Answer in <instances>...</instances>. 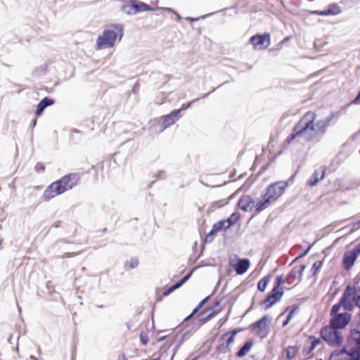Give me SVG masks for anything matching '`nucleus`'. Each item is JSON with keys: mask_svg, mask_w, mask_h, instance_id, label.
<instances>
[{"mask_svg": "<svg viewBox=\"0 0 360 360\" xmlns=\"http://www.w3.org/2000/svg\"><path fill=\"white\" fill-rule=\"evenodd\" d=\"M80 176L78 173H71L61 177L53 182L44 191L43 198L45 201H49L54 197L63 194L71 190L77 186L79 181Z\"/></svg>", "mask_w": 360, "mask_h": 360, "instance_id": "f257e3e1", "label": "nucleus"}, {"mask_svg": "<svg viewBox=\"0 0 360 360\" xmlns=\"http://www.w3.org/2000/svg\"><path fill=\"white\" fill-rule=\"evenodd\" d=\"M309 116L312 120L311 124L312 129L307 131V141H319L321 137L325 134L328 127V124L323 120H319L315 122L316 114L314 112L308 111L306 112L302 118H305Z\"/></svg>", "mask_w": 360, "mask_h": 360, "instance_id": "f03ea898", "label": "nucleus"}, {"mask_svg": "<svg viewBox=\"0 0 360 360\" xmlns=\"http://www.w3.org/2000/svg\"><path fill=\"white\" fill-rule=\"evenodd\" d=\"M307 116L305 118H301L293 127L292 131L287 137L286 142L290 143L296 137H302L306 141L307 138V131L312 129V120Z\"/></svg>", "mask_w": 360, "mask_h": 360, "instance_id": "7ed1b4c3", "label": "nucleus"}, {"mask_svg": "<svg viewBox=\"0 0 360 360\" xmlns=\"http://www.w3.org/2000/svg\"><path fill=\"white\" fill-rule=\"evenodd\" d=\"M307 116L305 118H301L293 127L292 131L287 137L286 142L290 143L296 137H302L306 141L307 138V131L312 129V120Z\"/></svg>", "mask_w": 360, "mask_h": 360, "instance_id": "20e7f679", "label": "nucleus"}, {"mask_svg": "<svg viewBox=\"0 0 360 360\" xmlns=\"http://www.w3.org/2000/svg\"><path fill=\"white\" fill-rule=\"evenodd\" d=\"M321 336L327 344L333 347H338L342 343V333L329 325L322 328Z\"/></svg>", "mask_w": 360, "mask_h": 360, "instance_id": "39448f33", "label": "nucleus"}, {"mask_svg": "<svg viewBox=\"0 0 360 360\" xmlns=\"http://www.w3.org/2000/svg\"><path fill=\"white\" fill-rule=\"evenodd\" d=\"M117 35V32L114 29H105L102 35L96 39V49H103L114 46Z\"/></svg>", "mask_w": 360, "mask_h": 360, "instance_id": "423d86ee", "label": "nucleus"}, {"mask_svg": "<svg viewBox=\"0 0 360 360\" xmlns=\"http://www.w3.org/2000/svg\"><path fill=\"white\" fill-rule=\"evenodd\" d=\"M350 295V285L349 284L345 287L340 301L332 307L330 309L331 316L338 314V311H340L341 307H343V308L348 311H352L353 310L352 304L349 301Z\"/></svg>", "mask_w": 360, "mask_h": 360, "instance_id": "0eeeda50", "label": "nucleus"}, {"mask_svg": "<svg viewBox=\"0 0 360 360\" xmlns=\"http://www.w3.org/2000/svg\"><path fill=\"white\" fill-rule=\"evenodd\" d=\"M288 184L285 181L275 182L266 188V191L264 195L267 198H269L273 202L283 194Z\"/></svg>", "mask_w": 360, "mask_h": 360, "instance_id": "6e6552de", "label": "nucleus"}, {"mask_svg": "<svg viewBox=\"0 0 360 360\" xmlns=\"http://www.w3.org/2000/svg\"><path fill=\"white\" fill-rule=\"evenodd\" d=\"M360 255V243L355 245L352 250H347L343 256V265L346 270L350 269L357 257Z\"/></svg>", "mask_w": 360, "mask_h": 360, "instance_id": "1a4fd4ad", "label": "nucleus"}, {"mask_svg": "<svg viewBox=\"0 0 360 360\" xmlns=\"http://www.w3.org/2000/svg\"><path fill=\"white\" fill-rule=\"evenodd\" d=\"M351 314L347 312L340 313L332 316L329 326L340 330L344 328L351 320Z\"/></svg>", "mask_w": 360, "mask_h": 360, "instance_id": "9d476101", "label": "nucleus"}, {"mask_svg": "<svg viewBox=\"0 0 360 360\" xmlns=\"http://www.w3.org/2000/svg\"><path fill=\"white\" fill-rule=\"evenodd\" d=\"M250 41L257 49H264L271 44V36L269 33L255 34L250 37Z\"/></svg>", "mask_w": 360, "mask_h": 360, "instance_id": "9b49d317", "label": "nucleus"}, {"mask_svg": "<svg viewBox=\"0 0 360 360\" xmlns=\"http://www.w3.org/2000/svg\"><path fill=\"white\" fill-rule=\"evenodd\" d=\"M181 117V110H174L169 114L163 116L162 117V122L160 131H162L167 127L174 124Z\"/></svg>", "mask_w": 360, "mask_h": 360, "instance_id": "f8f14e48", "label": "nucleus"}, {"mask_svg": "<svg viewBox=\"0 0 360 360\" xmlns=\"http://www.w3.org/2000/svg\"><path fill=\"white\" fill-rule=\"evenodd\" d=\"M271 319V318L269 315H264L252 325L253 329L257 328L259 330L257 332L258 335L264 338L267 335L269 332L267 328L268 323L270 322Z\"/></svg>", "mask_w": 360, "mask_h": 360, "instance_id": "ddd939ff", "label": "nucleus"}, {"mask_svg": "<svg viewBox=\"0 0 360 360\" xmlns=\"http://www.w3.org/2000/svg\"><path fill=\"white\" fill-rule=\"evenodd\" d=\"M347 340L350 345H352L351 352H360V331L357 329L351 330L347 336Z\"/></svg>", "mask_w": 360, "mask_h": 360, "instance_id": "4468645a", "label": "nucleus"}, {"mask_svg": "<svg viewBox=\"0 0 360 360\" xmlns=\"http://www.w3.org/2000/svg\"><path fill=\"white\" fill-rule=\"evenodd\" d=\"M281 292L275 291L271 290V292L266 296V297L261 303L265 307V309H268L271 307L274 304L279 302L283 297Z\"/></svg>", "mask_w": 360, "mask_h": 360, "instance_id": "2eb2a0df", "label": "nucleus"}, {"mask_svg": "<svg viewBox=\"0 0 360 360\" xmlns=\"http://www.w3.org/2000/svg\"><path fill=\"white\" fill-rule=\"evenodd\" d=\"M255 205V201L250 195H244L238 201V206L245 212L251 211Z\"/></svg>", "mask_w": 360, "mask_h": 360, "instance_id": "dca6fc26", "label": "nucleus"}, {"mask_svg": "<svg viewBox=\"0 0 360 360\" xmlns=\"http://www.w3.org/2000/svg\"><path fill=\"white\" fill-rule=\"evenodd\" d=\"M231 264L233 266L235 271L238 275H242L245 274L250 267V262L247 258L238 259L235 264Z\"/></svg>", "mask_w": 360, "mask_h": 360, "instance_id": "f3484780", "label": "nucleus"}, {"mask_svg": "<svg viewBox=\"0 0 360 360\" xmlns=\"http://www.w3.org/2000/svg\"><path fill=\"white\" fill-rule=\"evenodd\" d=\"M321 171L316 169L314 171L311 177L307 180V185L310 187H313L317 184V183L324 179L326 174V167H321Z\"/></svg>", "mask_w": 360, "mask_h": 360, "instance_id": "a211bd4d", "label": "nucleus"}, {"mask_svg": "<svg viewBox=\"0 0 360 360\" xmlns=\"http://www.w3.org/2000/svg\"><path fill=\"white\" fill-rule=\"evenodd\" d=\"M226 224L223 220H221L213 224L210 231L205 236L206 242H212L214 236L221 230H226Z\"/></svg>", "mask_w": 360, "mask_h": 360, "instance_id": "6ab92c4d", "label": "nucleus"}, {"mask_svg": "<svg viewBox=\"0 0 360 360\" xmlns=\"http://www.w3.org/2000/svg\"><path fill=\"white\" fill-rule=\"evenodd\" d=\"M341 11L342 10L338 4H332L323 11H315L313 13L319 15H335L340 13Z\"/></svg>", "mask_w": 360, "mask_h": 360, "instance_id": "aec40b11", "label": "nucleus"}, {"mask_svg": "<svg viewBox=\"0 0 360 360\" xmlns=\"http://www.w3.org/2000/svg\"><path fill=\"white\" fill-rule=\"evenodd\" d=\"M349 301L352 304L353 309L355 307L360 308V288L350 285Z\"/></svg>", "mask_w": 360, "mask_h": 360, "instance_id": "412c9836", "label": "nucleus"}, {"mask_svg": "<svg viewBox=\"0 0 360 360\" xmlns=\"http://www.w3.org/2000/svg\"><path fill=\"white\" fill-rule=\"evenodd\" d=\"M237 329L232 330L231 333H226L219 338L220 345L221 347H228L229 345L234 341L235 336L238 333Z\"/></svg>", "mask_w": 360, "mask_h": 360, "instance_id": "4be33fe9", "label": "nucleus"}, {"mask_svg": "<svg viewBox=\"0 0 360 360\" xmlns=\"http://www.w3.org/2000/svg\"><path fill=\"white\" fill-rule=\"evenodd\" d=\"M221 308L216 309H208L207 310H204L200 312L198 316V320L200 322L205 323L216 316L218 313L221 311Z\"/></svg>", "mask_w": 360, "mask_h": 360, "instance_id": "5701e85b", "label": "nucleus"}, {"mask_svg": "<svg viewBox=\"0 0 360 360\" xmlns=\"http://www.w3.org/2000/svg\"><path fill=\"white\" fill-rule=\"evenodd\" d=\"M311 340L308 344L306 343L304 346L302 354L304 356H307L314 350V349L321 343V340L314 336H310Z\"/></svg>", "mask_w": 360, "mask_h": 360, "instance_id": "b1692460", "label": "nucleus"}, {"mask_svg": "<svg viewBox=\"0 0 360 360\" xmlns=\"http://www.w3.org/2000/svg\"><path fill=\"white\" fill-rule=\"evenodd\" d=\"M263 197L264 199L262 200L258 201L255 205H254L255 207V212L257 214L266 209L272 202L269 198H267L265 195H264Z\"/></svg>", "mask_w": 360, "mask_h": 360, "instance_id": "393cba45", "label": "nucleus"}, {"mask_svg": "<svg viewBox=\"0 0 360 360\" xmlns=\"http://www.w3.org/2000/svg\"><path fill=\"white\" fill-rule=\"evenodd\" d=\"M253 345V342L251 340H248L245 342V344L239 349V350L236 352L237 357H243L245 356L248 352L251 349Z\"/></svg>", "mask_w": 360, "mask_h": 360, "instance_id": "a878e982", "label": "nucleus"}, {"mask_svg": "<svg viewBox=\"0 0 360 360\" xmlns=\"http://www.w3.org/2000/svg\"><path fill=\"white\" fill-rule=\"evenodd\" d=\"M240 217V214L238 212H235L229 218H227L225 220H223L226 224V228H231L239 220Z\"/></svg>", "mask_w": 360, "mask_h": 360, "instance_id": "bb28decb", "label": "nucleus"}, {"mask_svg": "<svg viewBox=\"0 0 360 360\" xmlns=\"http://www.w3.org/2000/svg\"><path fill=\"white\" fill-rule=\"evenodd\" d=\"M134 6L136 13L147 11H154V8H151L149 5L143 2H136L134 3Z\"/></svg>", "mask_w": 360, "mask_h": 360, "instance_id": "cd10ccee", "label": "nucleus"}, {"mask_svg": "<svg viewBox=\"0 0 360 360\" xmlns=\"http://www.w3.org/2000/svg\"><path fill=\"white\" fill-rule=\"evenodd\" d=\"M271 279V275H266L263 277L257 283V288L261 292H264L269 283Z\"/></svg>", "mask_w": 360, "mask_h": 360, "instance_id": "c85d7f7f", "label": "nucleus"}, {"mask_svg": "<svg viewBox=\"0 0 360 360\" xmlns=\"http://www.w3.org/2000/svg\"><path fill=\"white\" fill-rule=\"evenodd\" d=\"M297 352L298 348L297 346H289L285 349L286 358L291 360L295 357Z\"/></svg>", "mask_w": 360, "mask_h": 360, "instance_id": "c756f323", "label": "nucleus"}, {"mask_svg": "<svg viewBox=\"0 0 360 360\" xmlns=\"http://www.w3.org/2000/svg\"><path fill=\"white\" fill-rule=\"evenodd\" d=\"M283 278L282 275H278L276 278V281L274 284V287L272 288L273 290L275 291H279L282 292V295H283L284 291L283 288L281 287V285L283 283Z\"/></svg>", "mask_w": 360, "mask_h": 360, "instance_id": "7c9ffc66", "label": "nucleus"}, {"mask_svg": "<svg viewBox=\"0 0 360 360\" xmlns=\"http://www.w3.org/2000/svg\"><path fill=\"white\" fill-rule=\"evenodd\" d=\"M122 11L129 15H134L136 13L135 12L134 3L129 5L122 6Z\"/></svg>", "mask_w": 360, "mask_h": 360, "instance_id": "2f4dec72", "label": "nucleus"}, {"mask_svg": "<svg viewBox=\"0 0 360 360\" xmlns=\"http://www.w3.org/2000/svg\"><path fill=\"white\" fill-rule=\"evenodd\" d=\"M297 277L299 278V272H297V267L295 266L288 273L287 280L290 281L291 279H295ZM288 283L290 284V281H288Z\"/></svg>", "mask_w": 360, "mask_h": 360, "instance_id": "473e14b6", "label": "nucleus"}, {"mask_svg": "<svg viewBox=\"0 0 360 360\" xmlns=\"http://www.w3.org/2000/svg\"><path fill=\"white\" fill-rule=\"evenodd\" d=\"M192 274V271L186 274L184 276H183L179 281L175 283L176 286L179 288L181 285H183L191 277Z\"/></svg>", "mask_w": 360, "mask_h": 360, "instance_id": "72a5a7b5", "label": "nucleus"}, {"mask_svg": "<svg viewBox=\"0 0 360 360\" xmlns=\"http://www.w3.org/2000/svg\"><path fill=\"white\" fill-rule=\"evenodd\" d=\"M40 102L44 106V108H46L47 107L53 105L55 103V100L49 97H45L41 99Z\"/></svg>", "mask_w": 360, "mask_h": 360, "instance_id": "f704fd0d", "label": "nucleus"}, {"mask_svg": "<svg viewBox=\"0 0 360 360\" xmlns=\"http://www.w3.org/2000/svg\"><path fill=\"white\" fill-rule=\"evenodd\" d=\"M322 261H316L313 264L311 271L314 275H315L316 271L322 266Z\"/></svg>", "mask_w": 360, "mask_h": 360, "instance_id": "c9c22d12", "label": "nucleus"}, {"mask_svg": "<svg viewBox=\"0 0 360 360\" xmlns=\"http://www.w3.org/2000/svg\"><path fill=\"white\" fill-rule=\"evenodd\" d=\"M155 179L153 181L151 184L150 185V187L152 186V184L158 179H165L167 176L166 172L165 170H160L158 172V174L155 175Z\"/></svg>", "mask_w": 360, "mask_h": 360, "instance_id": "e433bc0d", "label": "nucleus"}, {"mask_svg": "<svg viewBox=\"0 0 360 360\" xmlns=\"http://www.w3.org/2000/svg\"><path fill=\"white\" fill-rule=\"evenodd\" d=\"M45 109H46V108H44V106L39 101V103L37 105V109L35 111L36 116L37 117L41 116L43 114Z\"/></svg>", "mask_w": 360, "mask_h": 360, "instance_id": "4c0bfd02", "label": "nucleus"}, {"mask_svg": "<svg viewBox=\"0 0 360 360\" xmlns=\"http://www.w3.org/2000/svg\"><path fill=\"white\" fill-rule=\"evenodd\" d=\"M178 289L177 286H176L175 283L169 287L167 289H166L162 295L163 296H168L170 295L172 292H174L175 290Z\"/></svg>", "mask_w": 360, "mask_h": 360, "instance_id": "58836bf2", "label": "nucleus"}, {"mask_svg": "<svg viewBox=\"0 0 360 360\" xmlns=\"http://www.w3.org/2000/svg\"><path fill=\"white\" fill-rule=\"evenodd\" d=\"M199 99H200V98H198L193 99V101H191L188 102V103H186V104H183V105H182V106H181V108H179V110H181V112L182 110H184L188 109V108H190V107L191 106V105H192L193 103H195V102L198 101Z\"/></svg>", "mask_w": 360, "mask_h": 360, "instance_id": "ea45409f", "label": "nucleus"}, {"mask_svg": "<svg viewBox=\"0 0 360 360\" xmlns=\"http://www.w3.org/2000/svg\"><path fill=\"white\" fill-rule=\"evenodd\" d=\"M306 267H307L306 264H304L299 266L298 268L297 267V272H299V282L301 281V280H302V274H303V271H304V269H306Z\"/></svg>", "mask_w": 360, "mask_h": 360, "instance_id": "a19ab883", "label": "nucleus"}, {"mask_svg": "<svg viewBox=\"0 0 360 360\" xmlns=\"http://www.w3.org/2000/svg\"><path fill=\"white\" fill-rule=\"evenodd\" d=\"M337 115L335 112H331L323 120L330 125V122L333 120V119L335 117V116Z\"/></svg>", "mask_w": 360, "mask_h": 360, "instance_id": "79ce46f5", "label": "nucleus"}, {"mask_svg": "<svg viewBox=\"0 0 360 360\" xmlns=\"http://www.w3.org/2000/svg\"><path fill=\"white\" fill-rule=\"evenodd\" d=\"M140 341L143 345H146L148 343V337L145 332H141L140 333Z\"/></svg>", "mask_w": 360, "mask_h": 360, "instance_id": "37998d69", "label": "nucleus"}, {"mask_svg": "<svg viewBox=\"0 0 360 360\" xmlns=\"http://www.w3.org/2000/svg\"><path fill=\"white\" fill-rule=\"evenodd\" d=\"M350 360H360V352H350Z\"/></svg>", "mask_w": 360, "mask_h": 360, "instance_id": "c03bdc74", "label": "nucleus"}, {"mask_svg": "<svg viewBox=\"0 0 360 360\" xmlns=\"http://www.w3.org/2000/svg\"><path fill=\"white\" fill-rule=\"evenodd\" d=\"M35 169L38 172H43L45 170V167L43 163L38 162L35 166Z\"/></svg>", "mask_w": 360, "mask_h": 360, "instance_id": "a18cd8bd", "label": "nucleus"}, {"mask_svg": "<svg viewBox=\"0 0 360 360\" xmlns=\"http://www.w3.org/2000/svg\"><path fill=\"white\" fill-rule=\"evenodd\" d=\"M299 311L298 306H294L293 308L290 311L288 315H290L291 317H293L294 314H296Z\"/></svg>", "mask_w": 360, "mask_h": 360, "instance_id": "49530a36", "label": "nucleus"}, {"mask_svg": "<svg viewBox=\"0 0 360 360\" xmlns=\"http://www.w3.org/2000/svg\"><path fill=\"white\" fill-rule=\"evenodd\" d=\"M352 103L353 104H360V91L357 94L356 96L354 98V99L352 101Z\"/></svg>", "mask_w": 360, "mask_h": 360, "instance_id": "de8ad7c7", "label": "nucleus"}, {"mask_svg": "<svg viewBox=\"0 0 360 360\" xmlns=\"http://www.w3.org/2000/svg\"><path fill=\"white\" fill-rule=\"evenodd\" d=\"M210 299V296H207L206 297H205L202 300H201L200 302V303L198 304V306L201 309L203 305L208 301V300Z\"/></svg>", "mask_w": 360, "mask_h": 360, "instance_id": "09e8293b", "label": "nucleus"}, {"mask_svg": "<svg viewBox=\"0 0 360 360\" xmlns=\"http://www.w3.org/2000/svg\"><path fill=\"white\" fill-rule=\"evenodd\" d=\"M352 351V347L349 348V349H347L346 347H344L342 349V351L341 352L342 354H347L349 357H350V352Z\"/></svg>", "mask_w": 360, "mask_h": 360, "instance_id": "8fccbe9b", "label": "nucleus"}, {"mask_svg": "<svg viewBox=\"0 0 360 360\" xmlns=\"http://www.w3.org/2000/svg\"><path fill=\"white\" fill-rule=\"evenodd\" d=\"M78 253L75 252H65L62 258H67V257H71L77 255Z\"/></svg>", "mask_w": 360, "mask_h": 360, "instance_id": "3c124183", "label": "nucleus"}, {"mask_svg": "<svg viewBox=\"0 0 360 360\" xmlns=\"http://www.w3.org/2000/svg\"><path fill=\"white\" fill-rule=\"evenodd\" d=\"M115 27H116V29L118 30L120 32L119 39L121 40V39H122V37L123 36V33H122L123 28H122V26L120 25H115Z\"/></svg>", "mask_w": 360, "mask_h": 360, "instance_id": "603ef678", "label": "nucleus"}, {"mask_svg": "<svg viewBox=\"0 0 360 360\" xmlns=\"http://www.w3.org/2000/svg\"><path fill=\"white\" fill-rule=\"evenodd\" d=\"M139 262L137 259H133L131 261L130 266L131 268H136L138 266Z\"/></svg>", "mask_w": 360, "mask_h": 360, "instance_id": "864d4df0", "label": "nucleus"}, {"mask_svg": "<svg viewBox=\"0 0 360 360\" xmlns=\"http://www.w3.org/2000/svg\"><path fill=\"white\" fill-rule=\"evenodd\" d=\"M311 248V245H310V246H309V247H308V248H307V250H304V252H302V254H301L298 257H297V258L295 259V260H296V259H299L300 257H302L305 256V255L309 252V251L310 250Z\"/></svg>", "mask_w": 360, "mask_h": 360, "instance_id": "5fc2aeb1", "label": "nucleus"}, {"mask_svg": "<svg viewBox=\"0 0 360 360\" xmlns=\"http://www.w3.org/2000/svg\"><path fill=\"white\" fill-rule=\"evenodd\" d=\"M359 227H360V221H358L353 224V226L352 228V231H354L357 230L358 229H359Z\"/></svg>", "mask_w": 360, "mask_h": 360, "instance_id": "6e6d98bb", "label": "nucleus"}, {"mask_svg": "<svg viewBox=\"0 0 360 360\" xmlns=\"http://www.w3.org/2000/svg\"><path fill=\"white\" fill-rule=\"evenodd\" d=\"M200 309V308L197 305L191 312V314L194 316L195 314L198 313V311Z\"/></svg>", "mask_w": 360, "mask_h": 360, "instance_id": "4d7b16f0", "label": "nucleus"}, {"mask_svg": "<svg viewBox=\"0 0 360 360\" xmlns=\"http://www.w3.org/2000/svg\"><path fill=\"white\" fill-rule=\"evenodd\" d=\"M37 124V119H34L31 123V127L34 128L36 126Z\"/></svg>", "mask_w": 360, "mask_h": 360, "instance_id": "13d9d810", "label": "nucleus"}, {"mask_svg": "<svg viewBox=\"0 0 360 360\" xmlns=\"http://www.w3.org/2000/svg\"><path fill=\"white\" fill-rule=\"evenodd\" d=\"M214 307H219L220 305V300H216L214 302Z\"/></svg>", "mask_w": 360, "mask_h": 360, "instance_id": "bf43d9fd", "label": "nucleus"}, {"mask_svg": "<svg viewBox=\"0 0 360 360\" xmlns=\"http://www.w3.org/2000/svg\"><path fill=\"white\" fill-rule=\"evenodd\" d=\"M289 322H290V321H288V320L285 319V320L283 322L282 326H283V327L286 326L289 323Z\"/></svg>", "mask_w": 360, "mask_h": 360, "instance_id": "052dcab7", "label": "nucleus"}, {"mask_svg": "<svg viewBox=\"0 0 360 360\" xmlns=\"http://www.w3.org/2000/svg\"><path fill=\"white\" fill-rule=\"evenodd\" d=\"M215 90V88H214L210 92L207 93V94H205L204 95L202 96L201 98H206L207 96H208V95L211 93V92H213Z\"/></svg>", "mask_w": 360, "mask_h": 360, "instance_id": "680f3d73", "label": "nucleus"}, {"mask_svg": "<svg viewBox=\"0 0 360 360\" xmlns=\"http://www.w3.org/2000/svg\"><path fill=\"white\" fill-rule=\"evenodd\" d=\"M12 339H13V335H10L8 338V342L10 343V344H13V342H12Z\"/></svg>", "mask_w": 360, "mask_h": 360, "instance_id": "e2e57ef3", "label": "nucleus"}, {"mask_svg": "<svg viewBox=\"0 0 360 360\" xmlns=\"http://www.w3.org/2000/svg\"><path fill=\"white\" fill-rule=\"evenodd\" d=\"M186 20H189L191 22H193V21L197 20L198 19H194V18H191V17H187V18H186Z\"/></svg>", "mask_w": 360, "mask_h": 360, "instance_id": "0e129e2a", "label": "nucleus"}, {"mask_svg": "<svg viewBox=\"0 0 360 360\" xmlns=\"http://www.w3.org/2000/svg\"><path fill=\"white\" fill-rule=\"evenodd\" d=\"M59 226H60V221H56V223H54L53 224V226L56 227V228L58 227Z\"/></svg>", "mask_w": 360, "mask_h": 360, "instance_id": "69168bd1", "label": "nucleus"}, {"mask_svg": "<svg viewBox=\"0 0 360 360\" xmlns=\"http://www.w3.org/2000/svg\"><path fill=\"white\" fill-rule=\"evenodd\" d=\"M193 316V315L192 314H190L188 316H186L185 318V321H187V320L191 319Z\"/></svg>", "mask_w": 360, "mask_h": 360, "instance_id": "338daca9", "label": "nucleus"}, {"mask_svg": "<svg viewBox=\"0 0 360 360\" xmlns=\"http://www.w3.org/2000/svg\"><path fill=\"white\" fill-rule=\"evenodd\" d=\"M290 39V37H285V38H284V39L283 40V42L287 41H288Z\"/></svg>", "mask_w": 360, "mask_h": 360, "instance_id": "774afa93", "label": "nucleus"}]
</instances>
